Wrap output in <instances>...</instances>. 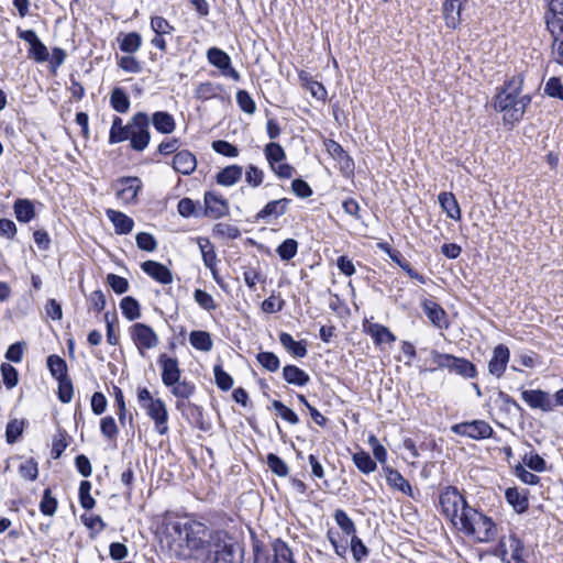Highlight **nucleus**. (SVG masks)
I'll return each mask as SVG.
<instances>
[{"mask_svg":"<svg viewBox=\"0 0 563 563\" xmlns=\"http://www.w3.org/2000/svg\"><path fill=\"white\" fill-rule=\"evenodd\" d=\"M439 203L442 210L446 213L450 219L460 220L461 209L452 192H441L438 197Z\"/></svg>","mask_w":563,"mask_h":563,"instance_id":"obj_29","label":"nucleus"},{"mask_svg":"<svg viewBox=\"0 0 563 563\" xmlns=\"http://www.w3.org/2000/svg\"><path fill=\"white\" fill-rule=\"evenodd\" d=\"M274 562L273 563H296L294 560L292 552L288 544L277 539L273 543Z\"/></svg>","mask_w":563,"mask_h":563,"instance_id":"obj_36","label":"nucleus"},{"mask_svg":"<svg viewBox=\"0 0 563 563\" xmlns=\"http://www.w3.org/2000/svg\"><path fill=\"white\" fill-rule=\"evenodd\" d=\"M466 0H445L443 3V15L445 25L450 29H456L461 23V11Z\"/></svg>","mask_w":563,"mask_h":563,"instance_id":"obj_20","label":"nucleus"},{"mask_svg":"<svg viewBox=\"0 0 563 563\" xmlns=\"http://www.w3.org/2000/svg\"><path fill=\"white\" fill-rule=\"evenodd\" d=\"M151 29L157 35L170 34L175 27L163 16H153L151 19Z\"/></svg>","mask_w":563,"mask_h":563,"instance_id":"obj_63","label":"nucleus"},{"mask_svg":"<svg viewBox=\"0 0 563 563\" xmlns=\"http://www.w3.org/2000/svg\"><path fill=\"white\" fill-rule=\"evenodd\" d=\"M0 369L5 387L9 389L15 387L19 382L18 371L8 363H2Z\"/></svg>","mask_w":563,"mask_h":563,"instance_id":"obj_54","label":"nucleus"},{"mask_svg":"<svg viewBox=\"0 0 563 563\" xmlns=\"http://www.w3.org/2000/svg\"><path fill=\"white\" fill-rule=\"evenodd\" d=\"M386 481L390 487L400 490L407 496H412L411 485L397 470L387 468Z\"/></svg>","mask_w":563,"mask_h":563,"instance_id":"obj_31","label":"nucleus"},{"mask_svg":"<svg viewBox=\"0 0 563 563\" xmlns=\"http://www.w3.org/2000/svg\"><path fill=\"white\" fill-rule=\"evenodd\" d=\"M444 368L464 378H474L477 375L476 366L464 357L452 354L446 355Z\"/></svg>","mask_w":563,"mask_h":563,"instance_id":"obj_14","label":"nucleus"},{"mask_svg":"<svg viewBox=\"0 0 563 563\" xmlns=\"http://www.w3.org/2000/svg\"><path fill=\"white\" fill-rule=\"evenodd\" d=\"M283 378L290 385L306 386L310 382V376L303 369L296 365H286L283 368Z\"/></svg>","mask_w":563,"mask_h":563,"instance_id":"obj_27","label":"nucleus"},{"mask_svg":"<svg viewBox=\"0 0 563 563\" xmlns=\"http://www.w3.org/2000/svg\"><path fill=\"white\" fill-rule=\"evenodd\" d=\"M272 407L278 412L282 419L286 420L290 424L299 423L297 413L292 409L285 406L282 401L273 400Z\"/></svg>","mask_w":563,"mask_h":563,"instance_id":"obj_55","label":"nucleus"},{"mask_svg":"<svg viewBox=\"0 0 563 563\" xmlns=\"http://www.w3.org/2000/svg\"><path fill=\"white\" fill-rule=\"evenodd\" d=\"M126 134L132 150L144 151L151 141L148 115L145 112H136L128 123Z\"/></svg>","mask_w":563,"mask_h":563,"instance_id":"obj_5","label":"nucleus"},{"mask_svg":"<svg viewBox=\"0 0 563 563\" xmlns=\"http://www.w3.org/2000/svg\"><path fill=\"white\" fill-rule=\"evenodd\" d=\"M142 271L156 282L168 285L173 282L172 272L162 263L145 261L141 265Z\"/></svg>","mask_w":563,"mask_h":563,"instance_id":"obj_17","label":"nucleus"},{"mask_svg":"<svg viewBox=\"0 0 563 563\" xmlns=\"http://www.w3.org/2000/svg\"><path fill=\"white\" fill-rule=\"evenodd\" d=\"M423 311L429 320L438 328H442L445 322V311L443 308L432 300H424Z\"/></svg>","mask_w":563,"mask_h":563,"instance_id":"obj_32","label":"nucleus"},{"mask_svg":"<svg viewBox=\"0 0 563 563\" xmlns=\"http://www.w3.org/2000/svg\"><path fill=\"white\" fill-rule=\"evenodd\" d=\"M256 360L268 372H276L280 366L278 356L273 352H260Z\"/></svg>","mask_w":563,"mask_h":563,"instance_id":"obj_50","label":"nucleus"},{"mask_svg":"<svg viewBox=\"0 0 563 563\" xmlns=\"http://www.w3.org/2000/svg\"><path fill=\"white\" fill-rule=\"evenodd\" d=\"M147 416L154 421L155 430L159 434H166L168 432V412L165 402L157 398L155 401L150 402L144 408Z\"/></svg>","mask_w":563,"mask_h":563,"instance_id":"obj_11","label":"nucleus"},{"mask_svg":"<svg viewBox=\"0 0 563 563\" xmlns=\"http://www.w3.org/2000/svg\"><path fill=\"white\" fill-rule=\"evenodd\" d=\"M135 240L137 247L142 251L153 252L157 247V242L151 233L140 232L136 234Z\"/></svg>","mask_w":563,"mask_h":563,"instance_id":"obj_61","label":"nucleus"},{"mask_svg":"<svg viewBox=\"0 0 563 563\" xmlns=\"http://www.w3.org/2000/svg\"><path fill=\"white\" fill-rule=\"evenodd\" d=\"M47 367L53 377L56 379L67 376V364L64 358L58 355H49L47 357Z\"/></svg>","mask_w":563,"mask_h":563,"instance_id":"obj_43","label":"nucleus"},{"mask_svg":"<svg viewBox=\"0 0 563 563\" xmlns=\"http://www.w3.org/2000/svg\"><path fill=\"white\" fill-rule=\"evenodd\" d=\"M547 29L552 38L563 36V20L558 15H545Z\"/></svg>","mask_w":563,"mask_h":563,"instance_id":"obj_64","label":"nucleus"},{"mask_svg":"<svg viewBox=\"0 0 563 563\" xmlns=\"http://www.w3.org/2000/svg\"><path fill=\"white\" fill-rule=\"evenodd\" d=\"M283 261H290L298 252V242L295 239H287L276 250Z\"/></svg>","mask_w":563,"mask_h":563,"instance_id":"obj_48","label":"nucleus"},{"mask_svg":"<svg viewBox=\"0 0 563 563\" xmlns=\"http://www.w3.org/2000/svg\"><path fill=\"white\" fill-rule=\"evenodd\" d=\"M544 93L551 98H556L563 101V84L558 77H551L545 82Z\"/></svg>","mask_w":563,"mask_h":563,"instance_id":"obj_57","label":"nucleus"},{"mask_svg":"<svg viewBox=\"0 0 563 563\" xmlns=\"http://www.w3.org/2000/svg\"><path fill=\"white\" fill-rule=\"evenodd\" d=\"M106 213L108 219L113 224L117 234H129L133 230V219L123 212L108 209Z\"/></svg>","mask_w":563,"mask_h":563,"instance_id":"obj_21","label":"nucleus"},{"mask_svg":"<svg viewBox=\"0 0 563 563\" xmlns=\"http://www.w3.org/2000/svg\"><path fill=\"white\" fill-rule=\"evenodd\" d=\"M522 86L523 76L518 74L505 84L495 98V109L504 113V120L507 122L520 121L531 102L529 95H521Z\"/></svg>","mask_w":563,"mask_h":563,"instance_id":"obj_2","label":"nucleus"},{"mask_svg":"<svg viewBox=\"0 0 563 563\" xmlns=\"http://www.w3.org/2000/svg\"><path fill=\"white\" fill-rule=\"evenodd\" d=\"M510 358V351L509 349L504 344H498L493 350L492 358L488 362V372L493 376L500 378L507 367V364Z\"/></svg>","mask_w":563,"mask_h":563,"instance_id":"obj_15","label":"nucleus"},{"mask_svg":"<svg viewBox=\"0 0 563 563\" xmlns=\"http://www.w3.org/2000/svg\"><path fill=\"white\" fill-rule=\"evenodd\" d=\"M291 200L288 198H282L267 202L264 208L256 214L257 220L277 219L284 216L288 211V207Z\"/></svg>","mask_w":563,"mask_h":563,"instance_id":"obj_18","label":"nucleus"},{"mask_svg":"<svg viewBox=\"0 0 563 563\" xmlns=\"http://www.w3.org/2000/svg\"><path fill=\"white\" fill-rule=\"evenodd\" d=\"M221 85L211 81L201 82L196 89V98L200 100H209L220 95Z\"/></svg>","mask_w":563,"mask_h":563,"instance_id":"obj_42","label":"nucleus"},{"mask_svg":"<svg viewBox=\"0 0 563 563\" xmlns=\"http://www.w3.org/2000/svg\"><path fill=\"white\" fill-rule=\"evenodd\" d=\"M521 398L532 409H541L545 412L554 409V402L550 395L541 389L522 390Z\"/></svg>","mask_w":563,"mask_h":563,"instance_id":"obj_13","label":"nucleus"},{"mask_svg":"<svg viewBox=\"0 0 563 563\" xmlns=\"http://www.w3.org/2000/svg\"><path fill=\"white\" fill-rule=\"evenodd\" d=\"M216 384L221 390H230L233 386V378L230 374L223 371L221 365H214L213 367Z\"/></svg>","mask_w":563,"mask_h":563,"instance_id":"obj_53","label":"nucleus"},{"mask_svg":"<svg viewBox=\"0 0 563 563\" xmlns=\"http://www.w3.org/2000/svg\"><path fill=\"white\" fill-rule=\"evenodd\" d=\"M157 363L162 367V382L166 387H170L179 383L181 371L177 358L163 353L158 356Z\"/></svg>","mask_w":563,"mask_h":563,"instance_id":"obj_10","label":"nucleus"},{"mask_svg":"<svg viewBox=\"0 0 563 563\" xmlns=\"http://www.w3.org/2000/svg\"><path fill=\"white\" fill-rule=\"evenodd\" d=\"M130 334L141 355H144V350L154 349L159 343L155 331L145 323H134L130 329Z\"/></svg>","mask_w":563,"mask_h":563,"instance_id":"obj_7","label":"nucleus"},{"mask_svg":"<svg viewBox=\"0 0 563 563\" xmlns=\"http://www.w3.org/2000/svg\"><path fill=\"white\" fill-rule=\"evenodd\" d=\"M24 422L22 420L13 419L8 422L5 428V438L9 444H13L22 435Z\"/></svg>","mask_w":563,"mask_h":563,"instance_id":"obj_51","label":"nucleus"},{"mask_svg":"<svg viewBox=\"0 0 563 563\" xmlns=\"http://www.w3.org/2000/svg\"><path fill=\"white\" fill-rule=\"evenodd\" d=\"M355 466L364 474H369L376 470V463L371 455L364 451L356 452L353 455Z\"/></svg>","mask_w":563,"mask_h":563,"instance_id":"obj_44","label":"nucleus"},{"mask_svg":"<svg viewBox=\"0 0 563 563\" xmlns=\"http://www.w3.org/2000/svg\"><path fill=\"white\" fill-rule=\"evenodd\" d=\"M236 102L243 112L247 114L255 113L256 103L246 90H239L236 92Z\"/></svg>","mask_w":563,"mask_h":563,"instance_id":"obj_52","label":"nucleus"},{"mask_svg":"<svg viewBox=\"0 0 563 563\" xmlns=\"http://www.w3.org/2000/svg\"><path fill=\"white\" fill-rule=\"evenodd\" d=\"M169 388H172V394L177 398L188 399L195 393V385L187 380L179 379V383Z\"/></svg>","mask_w":563,"mask_h":563,"instance_id":"obj_59","label":"nucleus"},{"mask_svg":"<svg viewBox=\"0 0 563 563\" xmlns=\"http://www.w3.org/2000/svg\"><path fill=\"white\" fill-rule=\"evenodd\" d=\"M14 213L18 221L27 223L35 217L34 206L27 199H18L14 202Z\"/></svg>","mask_w":563,"mask_h":563,"instance_id":"obj_35","label":"nucleus"},{"mask_svg":"<svg viewBox=\"0 0 563 563\" xmlns=\"http://www.w3.org/2000/svg\"><path fill=\"white\" fill-rule=\"evenodd\" d=\"M507 501L514 507L518 514L525 512L529 507V501L526 495H522L518 488L509 487L505 492Z\"/></svg>","mask_w":563,"mask_h":563,"instance_id":"obj_34","label":"nucleus"},{"mask_svg":"<svg viewBox=\"0 0 563 563\" xmlns=\"http://www.w3.org/2000/svg\"><path fill=\"white\" fill-rule=\"evenodd\" d=\"M334 520L336 525L340 527V529L346 534V536H354L356 532L355 525L353 520L347 516V514L343 509H336L334 511Z\"/></svg>","mask_w":563,"mask_h":563,"instance_id":"obj_45","label":"nucleus"},{"mask_svg":"<svg viewBox=\"0 0 563 563\" xmlns=\"http://www.w3.org/2000/svg\"><path fill=\"white\" fill-rule=\"evenodd\" d=\"M243 169L239 165H230L222 168L217 175L216 180L219 185L230 187L235 185L242 177Z\"/></svg>","mask_w":563,"mask_h":563,"instance_id":"obj_26","label":"nucleus"},{"mask_svg":"<svg viewBox=\"0 0 563 563\" xmlns=\"http://www.w3.org/2000/svg\"><path fill=\"white\" fill-rule=\"evenodd\" d=\"M279 342L295 357L302 358L307 355L306 341H295L289 333L282 332L279 333Z\"/></svg>","mask_w":563,"mask_h":563,"instance_id":"obj_25","label":"nucleus"},{"mask_svg":"<svg viewBox=\"0 0 563 563\" xmlns=\"http://www.w3.org/2000/svg\"><path fill=\"white\" fill-rule=\"evenodd\" d=\"M110 106L119 113H126L131 102L129 96L121 87H115L110 93Z\"/></svg>","mask_w":563,"mask_h":563,"instance_id":"obj_33","label":"nucleus"},{"mask_svg":"<svg viewBox=\"0 0 563 563\" xmlns=\"http://www.w3.org/2000/svg\"><path fill=\"white\" fill-rule=\"evenodd\" d=\"M205 214L211 219H219L229 213V203L220 195L214 191H207L205 194Z\"/></svg>","mask_w":563,"mask_h":563,"instance_id":"obj_12","label":"nucleus"},{"mask_svg":"<svg viewBox=\"0 0 563 563\" xmlns=\"http://www.w3.org/2000/svg\"><path fill=\"white\" fill-rule=\"evenodd\" d=\"M120 41V49L128 54L136 53L142 45V36L137 32H130L124 34Z\"/></svg>","mask_w":563,"mask_h":563,"instance_id":"obj_37","label":"nucleus"},{"mask_svg":"<svg viewBox=\"0 0 563 563\" xmlns=\"http://www.w3.org/2000/svg\"><path fill=\"white\" fill-rule=\"evenodd\" d=\"M57 380H58V399L64 404H68L71 400L73 394H74L73 383L67 376L59 378Z\"/></svg>","mask_w":563,"mask_h":563,"instance_id":"obj_60","label":"nucleus"},{"mask_svg":"<svg viewBox=\"0 0 563 563\" xmlns=\"http://www.w3.org/2000/svg\"><path fill=\"white\" fill-rule=\"evenodd\" d=\"M122 314L130 321L136 320L141 317V307L139 301L131 297H124L120 302Z\"/></svg>","mask_w":563,"mask_h":563,"instance_id":"obj_40","label":"nucleus"},{"mask_svg":"<svg viewBox=\"0 0 563 563\" xmlns=\"http://www.w3.org/2000/svg\"><path fill=\"white\" fill-rule=\"evenodd\" d=\"M128 124L123 125L120 117H114L109 132V143L117 144L128 140Z\"/></svg>","mask_w":563,"mask_h":563,"instance_id":"obj_39","label":"nucleus"},{"mask_svg":"<svg viewBox=\"0 0 563 563\" xmlns=\"http://www.w3.org/2000/svg\"><path fill=\"white\" fill-rule=\"evenodd\" d=\"M197 167V158L188 150L178 151L173 158V168L183 175H191Z\"/></svg>","mask_w":563,"mask_h":563,"instance_id":"obj_16","label":"nucleus"},{"mask_svg":"<svg viewBox=\"0 0 563 563\" xmlns=\"http://www.w3.org/2000/svg\"><path fill=\"white\" fill-rule=\"evenodd\" d=\"M18 36L29 43V58L34 59L36 63H44L48 60V49L33 30H21L18 27Z\"/></svg>","mask_w":563,"mask_h":563,"instance_id":"obj_9","label":"nucleus"},{"mask_svg":"<svg viewBox=\"0 0 563 563\" xmlns=\"http://www.w3.org/2000/svg\"><path fill=\"white\" fill-rule=\"evenodd\" d=\"M522 462L525 463V465H527L530 470L534 472L541 473L547 470V462L544 461V459L533 452L525 454Z\"/></svg>","mask_w":563,"mask_h":563,"instance_id":"obj_56","label":"nucleus"},{"mask_svg":"<svg viewBox=\"0 0 563 563\" xmlns=\"http://www.w3.org/2000/svg\"><path fill=\"white\" fill-rule=\"evenodd\" d=\"M264 180V172L255 165H249L245 172V181L253 188L258 187Z\"/></svg>","mask_w":563,"mask_h":563,"instance_id":"obj_62","label":"nucleus"},{"mask_svg":"<svg viewBox=\"0 0 563 563\" xmlns=\"http://www.w3.org/2000/svg\"><path fill=\"white\" fill-rule=\"evenodd\" d=\"M117 196L125 202H134L142 183L137 177H125L119 180Z\"/></svg>","mask_w":563,"mask_h":563,"instance_id":"obj_19","label":"nucleus"},{"mask_svg":"<svg viewBox=\"0 0 563 563\" xmlns=\"http://www.w3.org/2000/svg\"><path fill=\"white\" fill-rule=\"evenodd\" d=\"M57 499L53 497L51 488H45L43 492V497L40 503V511L44 516H54L57 510Z\"/></svg>","mask_w":563,"mask_h":563,"instance_id":"obj_46","label":"nucleus"},{"mask_svg":"<svg viewBox=\"0 0 563 563\" xmlns=\"http://www.w3.org/2000/svg\"><path fill=\"white\" fill-rule=\"evenodd\" d=\"M264 155L267 159L269 167H274V165L282 163L286 159V153L280 144L271 142L264 147Z\"/></svg>","mask_w":563,"mask_h":563,"instance_id":"obj_38","label":"nucleus"},{"mask_svg":"<svg viewBox=\"0 0 563 563\" xmlns=\"http://www.w3.org/2000/svg\"><path fill=\"white\" fill-rule=\"evenodd\" d=\"M211 147L214 152L227 157H236L239 155L238 147L224 140L213 141Z\"/></svg>","mask_w":563,"mask_h":563,"instance_id":"obj_58","label":"nucleus"},{"mask_svg":"<svg viewBox=\"0 0 563 563\" xmlns=\"http://www.w3.org/2000/svg\"><path fill=\"white\" fill-rule=\"evenodd\" d=\"M175 529L187 548L202 563H243L244 548L236 538L222 529H210L200 521L190 520Z\"/></svg>","mask_w":563,"mask_h":563,"instance_id":"obj_1","label":"nucleus"},{"mask_svg":"<svg viewBox=\"0 0 563 563\" xmlns=\"http://www.w3.org/2000/svg\"><path fill=\"white\" fill-rule=\"evenodd\" d=\"M91 492V483L89 481H82L79 484V503L80 506L86 509L90 510L95 507L96 500L90 494Z\"/></svg>","mask_w":563,"mask_h":563,"instance_id":"obj_47","label":"nucleus"},{"mask_svg":"<svg viewBox=\"0 0 563 563\" xmlns=\"http://www.w3.org/2000/svg\"><path fill=\"white\" fill-rule=\"evenodd\" d=\"M367 332L374 339L376 344L396 341V336L389 331V329L378 323L371 324Z\"/></svg>","mask_w":563,"mask_h":563,"instance_id":"obj_41","label":"nucleus"},{"mask_svg":"<svg viewBox=\"0 0 563 563\" xmlns=\"http://www.w3.org/2000/svg\"><path fill=\"white\" fill-rule=\"evenodd\" d=\"M269 470L279 477L288 475L289 468L287 464L276 454L269 453L266 457Z\"/></svg>","mask_w":563,"mask_h":563,"instance_id":"obj_49","label":"nucleus"},{"mask_svg":"<svg viewBox=\"0 0 563 563\" xmlns=\"http://www.w3.org/2000/svg\"><path fill=\"white\" fill-rule=\"evenodd\" d=\"M298 77L301 86L309 90L313 98L318 100H324L327 98V90L321 82L314 80L309 73L301 70Z\"/></svg>","mask_w":563,"mask_h":563,"instance_id":"obj_22","label":"nucleus"},{"mask_svg":"<svg viewBox=\"0 0 563 563\" xmlns=\"http://www.w3.org/2000/svg\"><path fill=\"white\" fill-rule=\"evenodd\" d=\"M207 59L210 65L218 68L225 77L239 81L241 79L240 73L232 67V60L228 53L218 47H210L207 51Z\"/></svg>","mask_w":563,"mask_h":563,"instance_id":"obj_8","label":"nucleus"},{"mask_svg":"<svg viewBox=\"0 0 563 563\" xmlns=\"http://www.w3.org/2000/svg\"><path fill=\"white\" fill-rule=\"evenodd\" d=\"M442 514L457 528L460 526L461 514L464 509H472L465 497L454 486L445 487L439 497Z\"/></svg>","mask_w":563,"mask_h":563,"instance_id":"obj_4","label":"nucleus"},{"mask_svg":"<svg viewBox=\"0 0 563 563\" xmlns=\"http://www.w3.org/2000/svg\"><path fill=\"white\" fill-rule=\"evenodd\" d=\"M451 431L454 434L467 437L473 440H484L493 435V428L484 420H473L453 424Z\"/></svg>","mask_w":563,"mask_h":563,"instance_id":"obj_6","label":"nucleus"},{"mask_svg":"<svg viewBox=\"0 0 563 563\" xmlns=\"http://www.w3.org/2000/svg\"><path fill=\"white\" fill-rule=\"evenodd\" d=\"M151 122L155 130L163 134H170L176 129L174 117L166 111L154 112Z\"/></svg>","mask_w":563,"mask_h":563,"instance_id":"obj_23","label":"nucleus"},{"mask_svg":"<svg viewBox=\"0 0 563 563\" xmlns=\"http://www.w3.org/2000/svg\"><path fill=\"white\" fill-rule=\"evenodd\" d=\"M189 343L201 352H210L213 347L211 334L202 330H194L189 333Z\"/></svg>","mask_w":563,"mask_h":563,"instance_id":"obj_30","label":"nucleus"},{"mask_svg":"<svg viewBox=\"0 0 563 563\" xmlns=\"http://www.w3.org/2000/svg\"><path fill=\"white\" fill-rule=\"evenodd\" d=\"M507 547L509 548L511 552V560L512 561H522L523 560V552H525V545L522 541L516 536L510 534L508 539V544L504 539L499 541L498 548L501 553V555H506L507 553Z\"/></svg>","mask_w":563,"mask_h":563,"instance_id":"obj_24","label":"nucleus"},{"mask_svg":"<svg viewBox=\"0 0 563 563\" xmlns=\"http://www.w3.org/2000/svg\"><path fill=\"white\" fill-rule=\"evenodd\" d=\"M197 242L201 252L203 264L212 272L213 276L216 277L217 254L212 243L207 238H197Z\"/></svg>","mask_w":563,"mask_h":563,"instance_id":"obj_28","label":"nucleus"},{"mask_svg":"<svg viewBox=\"0 0 563 563\" xmlns=\"http://www.w3.org/2000/svg\"><path fill=\"white\" fill-rule=\"evenodd\" d=\"M461 514L460 526L456 528L467 537H472L476 542L488 543L497 537V527L492 518L475 508L464 509Z\"/></svg>","mask_w":563,"mask_h":563,"instance_id":"obj_3","label":"nucleus"}]
</instances>
